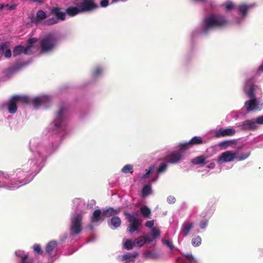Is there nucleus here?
<instances>
[{"instance_id":"obj_32","label":"nucleus","mask_w":263,"mask_h":263,"mask_svg":"<svg viewBox=\"0 0 263 263\" xmlns=\"http://www.w3.org/2000/svg\"><path fill=\"white\" fill-rule=\"evenodd\" d=\"M23 46L22 45H18L15 46L13 50V54L14 57L20 55L23 53Z\"/></svg>"},{"instance_id":"obj_5","label":"nucleus","mask_w":263,"mask_h":263,"mask_svg":"<svg viewBox=\"0 0 263 263\" xmlns=\"http://www.w3.org/2000/svg\"><path fill=\"white\" fill-rule=\"evenodd\" d=\"M67 111V109L64 105H61L59 107V110L55 114L53 121L55 128H59L64 124Z\"/></svg>"},{"instance_id":"obj_39","label":"nucleus","mask_w":263,"mask_h":263,"mask_svg":"<svg viewBox=\"0 0 263 263\" xmlns=\"http://www.w3.org/2000/svg\"><path fill=\"white\" fill-rule=\"evenodd\" d=\"M155 168L154 165H151L149 167L147 172L144 174L142 176V179H146L149 177L150 174L153 172Z\"/></svg>"},{"instance_id":"obj_46","label":"nucleus","mask_w":263,"mask_h":263,"mask_svg":"<svg viewBox=\"0 0 263 263\" xmlns=\"http://www.w3.org/2000/svg\"><path fill=\"white\" fill-rule=\"evenodd\" d=\"M208 224V220L206 219H204L201 221L200 223V228L201 229H205Z\"/></svg>"},{"instance_id":"obj_24","label":"nucleus","mask_w":263,"mask_h":263,"mask_svg":"<svg viewBox=\"0 0 263 263\" xmlns=\"http://www.w3.org/2000/svg\"><path fill=\"white\" fill-rule=\"evenodd\" d=\"M58 243L56 241L49 242L46 246L45 251L47 253H50L53 249L57 247Z\"/></svg>"},{"instance_id":"obj_42","label":"nucleus","mask_w":263,"mask_h":263,"mask_svg":"<svg viewBox=\"0 0 263 263\" xmlns=\"http://www.w3.org/2000/svg\"><path fill=\"white\" fill-rule=\"evenodd\" d=\"M33 250L34 252L37 253L39 254H42L43 253V251L41 249V246L39 244H35L33 246Z\"/></svg>"},{"instance_id":"obj_57","label":"nucleus","mask_w":263,"mask_h":263,"mask_svg":"<svg viewBox=\"0 0 263 263\" xmlns=\"http://www.w3.org/2000/svg\"><path fill=\"white\" fill-rule=\"evenodd\" d=\"M21 258L22 259V261L24 262V261H25V260L28 258V255H24V256H21Z\"/></svg>"},{"instance_id":"obj_10","label":"nucleus","mask_w":263,"mask_h":263,"mask_svg":"<svg viewBox=\"0 0 263 263\" xmlns=\"http://www.w3.org/2000/svg\"><path fill=\"white\" fill-rule=\"evenodd\" d=\"M183 156L180 151H175L171 153L165 158L168 162L172 164H175L182 160Z\"/></svg>"},{"instance_id":"obj_9","label":"nucleus","mask_w":263,"mask_h":263,"mask_svg":"<svg viewBox=\"0 0 263 263\" xmlns=\"http://www.w3.org/2000/svg\"><path fill=\"white\" fill-rule=\"evenodd\" d=\"M237 152H232V151H227L222 153L217 158V162L221 164L223 162L233 161L235 158H236Z\"/></svg>"},{"instance_id":"obj_48","label":"nucleus","mask_w":263,"mask_h":263,"mask_svg":"<svg viewBox=\"0 0 263 263\" xmlns=\"http://www.w3.org/2000/svg\"><path fill=\"white\" fill-rule=\"evenodd\" d=\"M227 11H230L234 8V4L232 3H229L225 4Z\"/></svg>"},{"instance_id":"obj_1","label":"nucleus","mask_w":263,"mask_h":263,"mask_svg":"<svg viewBox=\"0 0 263 263\" xmlns=\"http://www.w3.org/2000/svg\"><path fill=\"white\" fill-rule=\"evenodd\" d=\"M50 15H53L55 17H51L44 21V25L46 26H51L58 24L60 21H64L66 20L65 9L59 7H52L50 10Z\"/></svg>"},{"instance_id":"obj_38","label":"nucleus","mask_w":263,"mask_h":263,"mask_svg":"<svg viewBox=\"0 0 263 263\" xmlns=\"http://www.w3.org/2000/svg\"><path fill=\"white\" fill-rule=\"evenodd\" d=\"M251 155V152H249L245 153H241L239 156L237 155L236 158L238 159L239 161H242L243 160L246 159L248 158Z\"/></svg>"},{"instance_id":"obj_58","label":"nucleus","mask_w":263,"mask_h":263,"mask_svg":"<svg viewBox=\"0 0 263 263\" xmlns=\"http://www.w3.org/2000/svg\"><path fill=\"white\" fill-rule=\"evenodd\" d=\"M17 182H18V181H14V182H13L11 183L13 187H16V185H17L18 183H22V182H21V181H19V182H18V183H17Z\"/></svg>"},{"instance_id":"obj_23","label":"nucleus","mask_w":263,"mask_h":263,"mask_svg":"<svg viewBox=\"0 0 263 263\" xmlns=\"http://www.w3.org/2000/svg\"><path fill=\"white\" fill-rule=\"evenodd\" d=\"M137 256L138 253L136 252H134L133 253H127L122 256V260L128 261H134L135 259L137 257Z\"/></svg>"},{"instance_id":"obj_34","label":"nucleus","mask_w":263,"mask_h":263,"mask_svg":"<svg viewBox=\"0 0 263 263\" xmlns=\"http://www.w3.org/2000/svg\"><path fill=\"white\" fill-rule=\"evenodd\" d=\"M167 168V164L165 162L161 163L157 168V173L160 174L165 172Z\"/></svg>"},{"instance_id":"obj_26","label":"nucleus","mask_w":263,"mask_h":263,"mask_svg":"<svg viewBox=\"0 0 263 263\" xmlns=\"http://www.w3.org/2000/svg\"><path fill=\"white\" fill-rule=\"evenodd\" d=\"M203 143V140L200 137H194L190 140L191 146L195 145H200Z\"/></svg>"},{"instance_id":"obj_40","label":"nucleus","mask_w":263,"mask_h":263,"mask_svg":"<svg viewBox=\"0 0 263 263\" xmlns=\"http://www.w3.org/2000/svg\"><path fill=\"white\" fill-rule=\"evenodd\" d=\"M192 146L191 145V144H190V141H189L188 142H185V143H181L180 145H179V148H180V150L181 151H185V150H186L187 149H189L190 148H191Z\"/></svg>"},{"instance_id":"obj_54","label":"nucleus","mask_w":263,"mask_h":263,"mask_svg":"<svg viewBox=\"0 0 263 263\" xmlns=\"http://www.w3.org/2000/svg\"><path fill=\"white\" fill-rule=\"evenodd\" d=\"M102 72V70L100 68H97L93 73V76L95 77L98 76L99 74H100Z\"/></svg>"},{"instance_id":"obj_28","label":"nucleus","mask_w":263,"mask_h":263,"mask_svg":"<svg viewBox=\"0 0 263 263\" xmlns=\"http://www.w3.org/2000/svg\"><path fill=\"white\" fill-rule=\"evenodd\" d=\"M140 212L142 216L146 218L149 217L151 214V210L147 206H143L140 208Z\"/></svg>"},{"instance_id":"obj_43","label":"nucleus","mask_w":263,"mask_h":263,"mask_svg":"<svg viewBox=\"0 0 263 263\" xmlns=\"http://www.w3.org/2000/svg\"><path fill=\"white\" fill-rule=\"evenodd\" d=\"M144 254L146 258H155L156 257V254L151 251L145 252Z\"/></svg>"},{"instance_id":"obj_56","label":"nucleus","mask_w":263,"mask_h":263,"mask_svg":"<svg viewBox=\"0 0 263 263\" xmlns=\"http://www.w3.org/2000/svg\"><path fill=\"white\" fill-rule=\"evenodd\" d=\"M21 68V66L19 64H16L13 68L14 71L18 70Z\"/></svg>"},{"instance_id":"obj_19","label":"nucleus","mask_w":263,"mask_h":263,"mask_svg":"<svg viewBox=\"0 0 263 263\" xmlns=\"http://www.w3.org/2000/svg\"><path fill=\"white\" fill-rule=\"evenodd\" d=\"M65 12L66 15H68L70 17L74 16L81 13L78 5L77 7L70 6L68 7L67 9H65Z\"/></svg>"},{"instance_id":"obj_41","label":"nucleus","mask_w":263,"mask_h":263,"mask_svg":"<svg viewBox=\"0 0 263 263\" xmlns=\"http://www.w3.org/2000/svg\"><path fill=\"white\" fill-rule=\"evenodd\" d=\"M16 7V5L15 4H12V5H9V4H6L5 5H1L0 6V9L2 10L4 8H6L8 10H13L15 9Z\"/></svg>"},{"instance_id":"obj_51","label":"nucleus","mask_w":263,"mask_h":263,"mask_svg":"<svg viewBox=\"0 0 263 263\" xmlns=\"http://www.w3.org/2000/svg\"><path fill=\"white\" fill-rule=\"evenodd\" d=\"M154 225V220L147 221L145 223V226L147 228H153Z\"/></svg>"},{"instance_id":"obj_62","label":"nucleus","mask_w":263,"mask_h":263,"mask_svg":"<svg viewBox=\"0 0 263 263\" xmlns=\"http://www.w3.org/2000/svg\"><path fill=\"white\" fill-rule=\"evenodd\" d=\"M157 178H158V176L153 178L152 180V182L156 181L157 180Z\"/></svg>"},{"instance_id":"obj_16","label":"nucleus","mask_w":263,"mask_h":263,"mask_svg":"<svg viewBox=\"0 0 263 263\" xmlns=\"http://www.w3.org/2000/svg\"><path fill=\"white\" fill-rule=\"evenodd\" d=\"M47 16L45 11L42 10H38L36 14V16L32 19V22L35 24H38L41 21L45 20Z\"/></svg>"},{"instance_id":"obj_49","label":"nucleus","mask_w":263,"mask_h":263,"mask_svg":"<svg viewBox=\"0 0 263 263\" xmlns=\"http://www.w3.org/2000/svg\"><path fill=\"white\" fill-rule=\"evenodd\" d=\"M167 201L169 203H174L176 201V199L174 196H170L167 197Z\"/></svg>"},{"instance_id":"obj_45","label":"nucleus","mask_w":263,"mask_h":263,"mask_svg":"<svg viewBox=\"0 0 263 263\" xmlns=\"http://www.w3.org/2000/svg\"><path fill=\"white\" fill-rule=\"evenodd\" d=\"M8 44L7 43H4L0 44V52L1 53H3L8 49Z\"/></svg>"},{"instance_id":"obj_12","label":"nucleus","mask_w":263,"mask_h":263,"mask_svg":"<svg viewBox=\"0 0 263 263\" xmlns=\"http://www.w3.org/2000/svg\"><path fill=\"white\" fill-rule=\"evenodd\" d=\"M235 134V130L232 128H228L226 129L220 128L216 130L215 132V137L216 138H220L226 136H231Z\"/></svg>"},{"instance_id":"obj_31","label":"nucleus","mask_w":263,"mask_h":263,"mask_svg":"<svg viewBox=\"0 0 263 263\" xmlns=\"http://www.w3.org/2000/svg\"><path fill=\"white\" fill-rule=\"evenodd\" d=\"M152 192L151 186L149 184H146L142 189V194L143 196H146L149 195Z\"/></svg>"},{"instance_id":"obj_11","label":"nucleus","mask_w":263,"mask_h":263,"mask_svg":"<svg viewBox=\"0 0 263 263\" xmlns=\"http://www.w3.org/2000/svg\"><path fill=\"white\" fill-rule=\"evenodd\" d=\"M194 227V222H190L189 221H184L181 226L180 235H182L183 237L187 236L189 235L190 231L193 229Z\"/></svg>"},{"instance_id":"obj_61","label":"nucleus","mask_w":263,"mask_h":263,"mask_svg":"<svg viewBox=\"0 0 263 263\" xmlns=\"http://www.w3.org/2000/svg\"><path fill=\"white\" fill-rule=\"evenodd\" d=\"M259 70L261 71H263V64L260 66Z\"/></svg>"},{"instance_id":"obj_3","label":"nucleus","mask_w":263,"mask_h":263,"mask_svg":"<svg viewBox=\"0 0 263 263\" xmlns=\"http://www.w3.org/2000/svg\"><path fill=\"white\" fill-rule=\"evenodd\" d=\"M228 21L226 17L219 14H213L204 20V29L208 31L209 29L215 27H222L226 25Z\"/></svg>"},{"instance_id":"obj_53","label":"nucleus","mask_w":263,"mask_h":263,"mask_svg":"<svg viewBox=\"0 0 263 263\" xmlns=\"http://www.w3.org/2000/svg\"><path fill=\"white\" fill-rule=\"evenodd\" d=\"M37 41V39L36 38H31L29 39L28 41V43L29 44V45L32 46V45L35 43Z\"/></svg>"},{"instance_id":"obj_37","label":"nucleus","mask_w":263,"mask_h":263,"mask_svg":"<svg viewBox=\"0 0 263 263\" xmlns=\"http://www.w3.org/2000/svg\"><path fill=\"white\" fill-rule=\"evenodd\" d=\"M184 256L186 258L187 260L189 262V263H197L196 259L194 258V257L191 254H184Z\"/></svg>"},{"instance_id":"obj_27","label":"nucleus","mask_w":263,"mask_h":263,"mask_svg":"<svg viewBox=\"0 0 263 263\" xmlns=\"http://www.w3.org/2000/svg\"><path fill=\"white\" fill-rule=\"evenodd\" d=\"M111 224L115 228H118L121 224V220L118 216L112 217L110 219Z\"/></svg>"},{"instance_id":"obj_2","label":"nucleus","mask_w":263,"mask_h":263,"mask_svg":"<svg viewBox=\"0 0 263 263\" xmlns=\"http://www.w3.org/2000/svg\"><path fill=\"white\" fill-rule=\"evenodd\" d=\"M57 45V39L52 34H46L40 41V53H45L51 52Z\"/></svg>"},{"instance_id":"obj_36","label":"nucleus","mask_w":263,"mask_h":263,"mask_svg":"<svg viewBox=\"0 0 263 263\" xmlns=\"http://www.w3.org/2000/svg\"><path fill=\"white\" fill-rule=\"evenodd\" d=\"M133 165L130 164H127L125 165L122 168V172L123 173H130L132 174L133 173Z\"/></svg>"},{"instance_id":"obj_29","label":"nucleus","mask_w":263,"mask_h":263,"mask_svg":"<svg viewBox=\"0 0 263 263\" xmlns=\"http://www.w3.org/2000/svg\"><path fill=\"white\" fill-rule=\"evenodd\" d=\"M250 7V6L246 5H241L239 6V12L240 14H242L243 17H245L247 15L248 9H249Z\"/></svg>"},{"instance_id":"obj_47","label":"nucleus","mask_w":263,"mask_h":263,"mask_svg":"<svg viewBox=\"0 0 263 263\" xmlns=\"http://www.w3.org/2000/svg\"><path fill=\"white\" fill-rule=\"evenodd\" d=\"M4 56L6 58H9L12 55V52L10 49L8 48V49L5 51L4 53Z\"/></svg>"},{"instance_id":"obj_25","label":"nucleus","mask_w":263,"mask_h":263,"mask_svg":"<svg viewBox=\"0 0 263 263\" xmlns=\"http://www.w3.org/2000/svg\"><path fill=\"white\" fill-rule=\"evenodd\" d=\"M13 96L17 103L20 102L24 104H27L29 103V98L27 96L20 95H14Z\"/></svg>"},{"instance_id":"obj_35","label":"nucleus","mask_w":263,"mask_h":263,"mask_svg":"<svg viewBox=\"0 0 263 263\" xmlns=\"http://www.w3.org/2000/svg\"><path fill=\"white\" fill-rule=\"evenodd\" d=\"M201 243V238L200 236H197L192 239V244L194 247L199 246Z\"/></svg>"},{"instance_id":"obj_44","label":"nucleus","mask_w":263,"mask_h":263,"mask_svg":"<svg viewBox=\"0 0 263 263\" xmlns=\"http://www.w3.org/2000/svg\"><path fill=\"white\" fill-rule=\"evenodd\" d=\"M152 233L153 237V239L157 238L160 235V231L156 229V228H153L152 229Z\"/></svg>"},{"instance_id":"obj_21","label":"nucleus","mask_w":263,"mask_h":263,"mask_svg":"<svg viewBox=\"0 0 263 263\" xmlns=\"http://www.w3.org/2000/svg\"><path fill=\"white\" fill-rule=\"evenodd\" d=\"M134 241L136 246L141 247L146 241L151 242L152 241V239H149L148 237L141 236L139 237L138 238L135 239Z\"/></svg>"},{"instance_id":"obj_59","label":"nucleus","mask_w":263,"mask_h":263,"mask_svg":"<svg viewBox=\"0 0 263 263\" xmlns=\"http://www.w3.org/2000/svg\"><path fill=\"white\" fill-rule=\"evenodd\" d=\"M208 168H213L215 167V164L214 163H211L209 165H207Z\"/></svg>"},{"instance_id":"obj_30","label":"nucleus","mask_w":263,"mask_h":263,"mask_svg":"<svg viewBox=\"0 0 263 263\" xmlns=\"http://www.w3.org/2000/svg\"><path fill=\"white\" fill-rule=\"evenodd\" d=\"M135 245V241H133L130 239H126L124 243V247L127 250H132Z\"/></svg>"},{"instance_id":"obj_15","label":"nucleus","mask_w":263,"mask_h":263,"mask_svg":"<svg viewBox=\"0 0 263 263\" xmlns=\"http://www.w3.org/2000/svg\"><path fill=\"white\" fill-rule=\"evenodd\" d=\"M17 102L14 96H12L7 104L8 112L10 114H14L16 112L17 110Z\"/></svg>"},{"instance_id":"obj_8","label":"nucleus","mask_w":263,"mask_h":263,"mask_svg":"<svg viewBox=\"0 0 263 263\" xmlns=\"http://www.w3.org/2000/svg\"><path fill=\"white\" fill-rule=\"evenodd\" d=\"M245 102V106L248 112L251 111L260 110L262 108L263 103L255 98H250Z\"/></svg>"},{"instance_id":"obj_13","label":"nucleus","mask_w":263,"mask_h":263,"mask_svg":"<svg viewBox=\"0 0 263 263\" xmlns=\"http://www.w3.org/2000/svg\"><path fill=\"white\" fill-rule=\"evenodd\" d=\"M258 127L254 119L246 120L242 124V129L245 130H255Z\"/></svg>"},{"instance_id":"obj_17","label":"nucleus","mask_w":263,"mask_h":263,"mask_svg":"<svg viewBox=\"0 0 263 263\" xmlns=\"http://www.w3.org/2000/svg\"><path fill=\"white\" fill-rule=\"evenodd\" d=\"M104 217L102 216V213L99 209L96 210L92 213L91 217V221L93 223L98 222L99 221H103Z\"/></svg>"},{"instance_id":"obj_60","label":"nucleus","mask_w":263,"mask_h":263,"mask_svg":"<svg viewBox=\"0 0 263 263\" xmlns=\"http://www.w3.org/2000/svg\"><path fill=\"white\" fill-rule=\"evenodd\" d=\"M166 244L167 245V246L168 247H169L171 248H172L173 245H172V243L170 241H169L168 240H166Z\"/></svg>"},{"instance_id":"obj_4","label":"nucleus","mask_w":263,"mask_h":263,"mask_svg":"<svg viewBox=\"0 0 263 263\" xmlns=\"http://www.w3.org/2000/svg\"><path fill=\"white\" fill-rule=\"evenodd\" d=\"M82 220L83 215L81 214H76L71 219L69 231L71 235H77L81 233L82 230Z\"/></svg>"},{"instance_id":"obj_33","label":"nucleus","mask_w":263,"mask_h":263,"mask_svg":"<svg viewBox=\"0 0 263 263\" xmlns=\"http://www.w3.org/2000/svg\"><path fill=\"white\" fill-rule=\"evenodd\" d=\"M235 143V141L234 140H228L221 142L219 145L221 147H223L224 148H226L232 145Z\"/></svg>"},{"instance_id":"obj_63","label":"nucleus","mask_w":263,"mask_h":263,"mask_svg":"<svg viewBox=\"0 0 263 263\" xmlns=\"http://www.w3.org/2000/svg\"><path fill=\"white\" fill-rule=\"evenodd\" d=\"M3 173L2 172L0 171V175H3Z\"/></svg>"},{"instance_id":"obj_22","label":"nucleus","mask_w":263,"mask_h":263,"mask_svg":"<svg viewBox=\"0 0 263 263\" xmlns=\"http://www.w3.org/2000/svg\"><path fill=\"white\" fill-rule=\"evenodd\" d=\"M191 162L194 164H205L206 163L205 157L203 155H201L194 158L191 160Z\"/></svg>"},{"instance_id":"obj_64","label":"nucleus","mask_w":263,"mask_h":263,"mask_svg":"<svg viewBox=\"0 0 263 263\" xmlns=\"http://www.w3.org/2000/svg\"><path fill=\"white\" fill-rule=\"evenodd\" d=\"M124 263H129L128 261H125Z\"/></svg>"},{"instance_id":"obj_50","label":"nucleus","mask_w":263,"mask_h":263,"mask_svg":"<svg viewBox=\"0 0 263 263\" xmlns=\"http://www.w3.org/2000/svg\"><path fill=\"white\" fill-rule=\"evenodd\" d=\"M256 123L259 124H263V116H259L255 120Z\"/></svg>"},{"instance_id":"obj_20","label":"nucleus","mask_w":263,"mask_h":263,"mask_svg":"<svg viewBox=\"0 0 263 263\" xmlns=\"http://www.w3.org/2000/svg\"><path fill=\"white\" fill-rule=\"evenodd\" d=\"M120 212V209H114L112 208H109L104 210L102 212V216L104 217H109L118 214Z\"/></svg>"},{"instance_id":"obj_7","label":"nucleus","mask_w":263,"mask_h":263,"mask_svg":"<svg viewBox=\"0 0 263 263\" xmlns=\"http://www.w3.org/2000/svg\"><path fill=\"white\" fill-rule=\"evenodd\" d=\"M255 80L253 77L248 79L244 87V92L249 98H255V91L260 89L259 87L255 84Z\"/></svg>"},{"instance_id":"obj_6","label":"nucleus","mask_w":263,"mask_h":263,"mask_svg":"<svg viewBox=\"0 0 263 263\" xmlns=\"http://www.w3.org/2000/svg\"><path fill=\"white\" fill-rule=\"evenodd\" d=\"M124 215L128 221L130 223L127 229V232L129 233H133L134 232L138 230L139 227L141 224L142 221L139 218L134 217L133 215L127 212H124Z\"/></svg>"},{"instance_id":"obj_18","label":"nucleus","mask_w":263,"mask_h":263,"mask_svg":"<svg viewBox=\"0 0 263 263\" xmlns=\"http://www.w3.org/2000/svg\"><path fill=\"white\" fill-rule=\"evenodd\" d=\"M49 98L46 96H42L36 97L33 101V105L35 108H37L39 106L47 103Z\"/></svg>"},{"instance_id":"obj_52","label":"nucleus","mask_w":263,"mask_h":263,"mask_svg":"<svg viewBox=\"0 0 263 263\" xmlns=\"http://www.w3.org/2000/svg\"><path fill=\"white\" fill-rule=\"evenodd\" d=\"M31 47H32V46H31V45H28L27 47H26L25 48L23 47V53H24L25 54H28L29 51L30 50Z\"/></svg>"},{"instance_id":"obj_14","label":"nucleus","mask_w":263,"mask_h":263,"mask_svg":"<svg viewBox=\"0 0 263 263\" xmlns=\"http://www.w3.org/2000/svg\"><path fill=\"white\" fill-rule=\"evenodd\" d=\"M80 12L90 11L97 8V5L93 3V1H83L79 5Z\"/></svg>"},{"instance_id":"obj_55","label":"nucleus","mask_w":263,"mask_h":263,"mask_svg":"<svg viewBox=\"0 0 263 263\" xmlns=\"http://www.w3.org/2000/svg\"><path fill=\"white\" fill-rule=\"evenodd\" d=\"M109 1H101V6L103 7H105L108 6Z\"/></svg>"}]
</instances>
